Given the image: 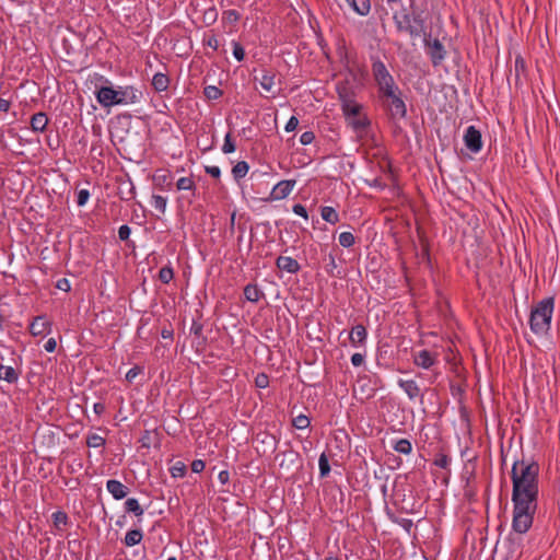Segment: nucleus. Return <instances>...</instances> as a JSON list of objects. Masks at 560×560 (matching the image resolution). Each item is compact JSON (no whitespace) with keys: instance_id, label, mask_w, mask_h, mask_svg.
Wrapping results in <instances>:
<instances>
[{"instance_id":"1","label":"nucleus","mask_w":560,"mask_h":560,"mask_svg":"<svg viewBox=\"0 0 560 560\" xmlns=\"http://www.w3.org/2000/svg\"><path fill=\"white\" fill-rule=\"evenodd\" d=\"M539 465L533 460H515L512 466V529L525 534L533 525L538 503Z\"/></svg>"},{"instance_id":"2","label":"nucleus","mask_w":560,"mask_h":560,"mask_svg":"<svg viewBox=\"0 0 560 560\" xmlns=\"http://www.w3.org/2000/svg\"><path fill=\"white\" fill-rule=\"evenodd\" d=\"M95 97L101 106L112 107L116 105L137 104L142 98V92L132 85L118 86H101L95 92Z\"/></svg>"},{"instance_id":"3","label":"nucleus","mask_w":560,"mask_h":560,"mask_svg":"<svg viewBox=\"0 0 560 560\" xmlns=\"http://www.w3.org/2000/svg\"><path fill=\"white\" fill-rule=\"evenodd\" d=\"M553 308L555 299L551 296L542 299L533 307L529 316V327L535 335L548 334L551 327Z\"/></svg>"},{"instance_id":"4","label":"nucleus","mask_w":560,"mask_h":560,"mask_svg":"<svg viewBox=\"0 0 560 560\" xmlns=\"http://www.w3.org/2000/svg\"><path fill=\"white\" fill-rule=\"evenodd\" d=\"M393 20L397 32L406 33L412 39L427 35L425 23L420 14H410L404 9L400 12H395Z\"/></svg>"},{"instance_id":"5","label":"nucleus","mask_w":560,"mask_h":560,"mask_svg":"<svg viewBox=\"0 0 560 560\" xmlns=\"http://www.w3.org/2000/svg\"><path fill=\"white\" fill-rule=\"evenodd\" d=\"M372 75L377 86L378 95L398 86L386 65L380 58H372Z\"/></svg>"},{"instance_id":"6","label":"nucleus","mask_w":560,"mask_h":560,"mask_svg":"<svg viewBox=\"0 0 560 560\" xmlns=\"http://www.w3.org/2000/svg\"><path fill=\"white\" fill-rule=\"evenodd\" d=\"M380 97L386 104L390 116L393 118H405L407 115L406 103L402 98V92L399 86L394 88L393 90L387 91L386 93L380 95Z\"/></svg>"},{"instance_id":"7","label":"nucleus","mask_w":560,"mask_h":560,"mask_svg":"<svg viewBox=\"0 0 560 560\" xmlns=\"http://www.w3.org/2000/svg\"><path fill=\"white\" fill-rule=\"evenodd\" d=\"M424 46L427 55L430 57L434 67L440 66L446 58V49L443 44L438 39H431L430 36H424Z\"/></svg>"},{"instance_id":"8","label":"nucleus","mask_w":560,"mask_h":560,"mask_svg":"<svg viewBox=\"0 0 560 560\" xmlns=\"http://www.w3.org/2000/svg\"><path fill=\"white\" fill-rule=\"evenodd\" d=\"M464 143L470 152L478 153L482 149L481 132L475 126L467 127Z\"/></svg>"},{"instance_id":"9","label":"nucleus","mask_w":560,"mask_h":560,"mask_svg":"<svg viewBox=\"0 0 560 560\" xmlns=\"http://www.w3.org/2000/svg\"><path fill=\"white\" fill-rule=\"evenodd\" d=\"M296 184L295 179L280 180L276 184L270 192L271 200H282L287 198L293 190Z\"/></svg>"},{"instance_id":"10","label":"nucleus","mask_w":560,"mask_h":560,"mask_svg":"<svg viewBox=\"0 0 560 560\" xmlns=\"http://www.w3.org/2000/svg\"><path fill=\"white\" fill-rule=\"evenodd\" d=\"M51 331V323L46 318L45 315L36 316L31 325H30V332L37 337V336H46L50 334Z\"/></svg>"},{"instance_id":"11","label":"nucleus","mask_w":560,"mask_h":560,"mask_svg":"<svg viewBox=\"0 0 560 560\" xmlns=\"http://www.w3.org/2000/svg\"><path fill=\"white\" fill-rule=\"evenodd\" d=\"M438 361L436 354H433L429 350H420L413 355V363L424 370L432 368Z\"/></svg>"},{"instance_id":"12","label":"nucleus","mask_w":560,"mask_h":560,"mask_svg":"<svg viewBox=\"0 0 560 560\" xmlns=\"http://www.w3.org/2000/svg\"><path fill=\"white\" fill-rule=\"evenodd\" d=\"M368 339L366 328L362 324L352 327L349 334V340L352 347L360 348L365 346Z\"/></svg>"},{"instance_id":"13","label":"nucleus","mask_w":560,"mask_h":560,"mask_svg":"<svg viewBox=\"0 0 560 560\" xmlns=\"http://www.w3.org/2000/svg\"><path fill=\"white\" fill-rule=\"evenodd\" d=\"M336 90L340 102H350L351 98L353 100L357 96L355 88L348 79L338 82Z\"/></svg>"},{"instance_id":"14","label":"nucleus","mask_w":560,"mask_h":560,"mask_svg":"<svg viewBox=\"0 0 560 560\" xmlns=\"http://www.w3.org/2000/svg\"><path fill=\"white\" fill-rule=\"evenodd\" d=\"M106 489L115 500L124 499L129 492L128 487L116 479L107 480Z\"/></svg>"},{"instance_id":"15","label":"nucleus","mask_w":560,"mask_h":560,"mask_svg":"<svg viewBox=\"0 0 560 560\" xmlns=\"http://www.w3.org/2000/svg\"><path fill=\"white\" fill-rule=\"evenodd\" d=\"M276 266L280 270L289 273H298L301 269L298 260L289 256H279L276 260Z\"/></svg>"},{"instance_id":"16","label":"nucleus","mask_w":560,"mask_h":560,"mask_svg":"<svg viewBox=\"0 0 560 560\" xmlns=\"http://www.w3.org/2000/svg\"><path fill=\"white\" fill-rule=\"evenodd\" d=\"M397 384L410 400H415L416 398L420 397V387L415 380L399 378Z\"/></svg>"},{"instance_id":"17","label":"nucleus","mask_w":560,"mask_h":560,"mask_svg":"<svg viewBox=\"0 0 560 560\" xmlns=\"http://www.w3.org/2000/svg\"><path fill=\"white\" fill-rule=\"evenodd\" d=\"M503 545L508 548L506 559H517L521 556L522 548L520 538L509 535Z\"/></svg>"},{"instance_id":"18","label":"nucleus","mask_w":560,"mask_h":560,"mask_svg":"<svg viewBox=\"0 0 560 560\" xmlns=\"http://www.w3.org/2000/svg\"><path fill=\"white\" fill-rule=\"evenodd\" d=\"M260 86L268 93L276 94V73L271 70L262 69L261 77L258 79Z\"/></svg>"},{"instance_id":"19","label":"nucleus","mask_w":560,"mask_h":560,"mask_svg":"<svg viewBox=\"0 0 560 560\" xmlns=\"http://www.w3.org/2000/svg\"><path fill=\"white\" fill-rule=\"evenodd\" d=\"M350 9L359 15H368L371 10L370 0H345Z\"/></svg>"},{"instance_id":"20","label":"nucleus","mask_w":560,"mask_h":560,"mask_svg":"<svg viewBox=\"0 0 560 560\" xmlns=\"http://www.w3.org/2000/svg\"><path fill=\"white\" fill-rule=\"evenodd\" d=\"M48 124L47 115L43 112L36 113L31 118V128L33 131L43 132Z\"/></svg>"},{"instance_id":"21","label":"nucleus","mask_w":560,"mask_h":560,"mask_svg":"<svg viewBox=\"0 0 560 560\" xmlns=\"http://www.w3.org/2000/svg\"><path fill=\"white\" fill-rule=\"evenodd\" d=\"M244 296L248 302L257 303L264 296V292L257 284L249 283L244 288Z\"/></svg>"},{"instance_id":"22","label":"nucleus","mask_w":560,"mask_h":560,"mask_svg":"<svg viewBox=\"0 0 560 560\" xmlns=\"http://www.w3.org/2000/svg\"><path fill=\"white\" fill-rule=\"evenodd\" d=\"M361 108L362 106L355 101V98H351L350 102H341V109L347 118L358 116Z\"/></svg>"},{"instance_id":"23","label":"nucleus","mask_w":560,"mask_h":560,"mask_svg":"<svg viewBox=\"0 0 560 560\" xmlns=\"http://www.w3.org/2000/svg\"><path fill=\"white\" fill-rule=\"evenodd\" d=\"M0 380L14 384L19 381V373L13 366L0 365Z\"/></svg>"},{"instance_id":"24","label":"nucleus","mask_w":560,"mask_h":560,"mask_svg":"<svg viewBox=\"0 0 560 560\" xmlns=\"http://www.w3.org/2000/svg\"><path fill=\"white\" fill-rule=\"evenodd\" d=\"M170 79L165 73L158 72L152 78V86L156 92H164L168 89Z\"/></svg>"},{"instance_id":"25","label":"nucleus","mask_w":560,"mask_h":560,"mask_svg":"<svg viewBox=\"0 0 560 560\" xmlns=\"http://www.w3.org/2000/svg\"><path fill=\"white\" fill-rule=\"evenodd\" d=\"M392 447L395 452L404 455H409L412 452V444L408 439L393 441Z\"/></svg>"},{"instance_id":"26","label":"nucleus","mask_w":560,"mask_h":560,"mask_svg":"<svg viewBox=\"0 0 560 560\" xmlns=\"http://www.w3.org/2000/svg\"><path fill=\"white\" fill-rule=\"evenodd\" d=\"M125 511L132 513L137 517H141L144 514L143 508L140 505L136 498H128L125 502Z\"/></svg>"},{"instance_id":"27","label":"nucleus","mask_w":560,"mask_h":560,"mask_svg":"<svg viewBox=\"0 0 560 560\" xmlns=\"http://www.w3.org/2000/svg\"><path fill=\"white\" fill-rule=\"evenodd\" d=\"M142 538H143V534L140 529H131V530L127 532L125 539H124V544L127 547H132V546L140 544Z\"/></svg>"},{"instance_id":"28","label":"nucleus","mask_w":560,"mask_h":560,"mask_svg":"<svg viewBox=\"0 0 560 560\" xmlns=\"http://www.w3.org/2000/svg\"><path fill=\"white\" fill-rule=\"evenodd\" d=\"M320 215L324 221H326L330 224H336L337 222H339V214L336 211V209L332 207H329V206L323 207L320 210Z\"/></svg>"},{"instance_id":"29","label":"nucleus","mask_w":560,"mask_h":560,"mask_svg":"<svg viewBox=\"0 0 560 560\" xmlns=\"http://www.w3.org/2000/svg\"><path fill=\"white\" fill-rule=\"evenodd\" d=\"M248 170H249L248 163L245 161H240L233 166L232 175L235 180H240L246 176V174L248 173Z\"/></svg>"},{"instance_id":"30","label":"nucleus","mask_w":560,"mask_h":560,"mask_svg":"<svg viewBox=\"0 0 560 560\" xmlns=\"http://www.w3.org/2000/svg\"><path fill=\"white\" fill-rule=\"evenodd\" d=\"M150 205L159 211V213L164 214L167 206V198L161 195H152Z\"/></svg>"},{"instance_id":"31","label":"nucleus","mask_w":560,"mask_h":560,"mask_svg":"<svg viewBox=\"0 0 560 560\" xmlns=\"http://www.w3.org/2000/svg\"><path fill=\"white\" fill-rule=\"evenodd\" d=\"M371 381L368 378V376L359 377L358 383L360 387V393L364 396V398H371L375 394V387H370L369 383Z\"/></svg>"},{"instance_id":"32","label":"nucleus","mask_w":560,"mask_h":560,"mask_svg":"<svg viewBox=\"0 0 560 560\" xmlns=\"http://www.w3.org/2000/svg\"><path fill=\"white\" fill-rule=\"evenodd\" d=\"M105 444L106 440L96 433H91L86 438V445L89 447L98 448L103 447Z\"/></svg>"},{"instance_id":"33","label":"nucleus","mask_w":560,"mask_h":560,"mask_svg":"<svg viewBox=\"0 0 560 560\" xmlns=\"http://www.w3.org/2000/svg\"><path fill=\"white\" fill-rule=\"evenodd\" d=\"M187 467L183 462H176L170 468L173 478H183L186 475Z\"/></svg>"},{"instance_id":"34","label":"nucleus","mask_w":560,"mask_h":560,"mask_svg":"<svg viewBox=\"0 0 560 560\" xmlns=\"http://www.w3.org/2000/svg\"><path fill=\"white\" fill-rule=\"evenodd\" d=\"M174 278V270L170 266H164L159 271V279L162 283H170Z\"/></svg>"},{"instance_id":"35","label":"nucleus","mask_w":560,"mask_h":560,"mask_svg":"<svg viewBox=\"0 0 560 560\" xmlns=\"http://www.w3.org/2000/svg\"><path fill=\"white\" fill-rule=\"evenodd\" d=\"M318 467L320 477H326L330 472V465L328 457L325 453H322L318 459Z\"/></svg>"},{"instance_id":"36","label":"nucleus","mask_w":560,"mask_h":560,"mask_svg":"<svg viewBox=\"0 0 560 560\" xmlns=\"http://www.w3.org/2000/svg\"><path fill=\"white\" fill-rule=\"evenodd\" d=\"M178 190H195L196 185L191 177H180L176 183Z\"/></svg>"},{"instance_id":"37","label":"nucleus","mask_w":560,"mask_h":560,"mask_svg":"<svg viewBox=\"0 0 560 560\" xmlns=\"http://www.w3.org/2000/svg\"><path fill=\"white\" fill-rule=\"evenodd\" d=\"M339 244L342 247H351L355 243V237L351 232H342L339 234Z\"/></svg>"},{"instance_id":"38","label":"nucleus","mask_w":560,"mask_h":560,"mask_svg":"<svg viewBox=\"0 0 560 560\" xmlns=\"http://www.w3.org/2000/svg\"><path fill=\"white\" fill-rule=\"evenodd\" d=\"M51 517H52L54 525L57 528H60V526H66L69 521L67 513H65L62 511H57V512L52 513Z\"/></svg>"},{"instance_id":"39","label":"nucleus","mask_w":560,"mask_h":560,"mask_svg":"<svg viewBox=\"0 0 560 560\" xmlns=\"http://www.w3.org/2000/svg\"><path fill=\"white\" fill-rule=\"evenodd\" d=\"M292 424L298 430H304L310 427L311 421L305 415H299L295 418H293Z\"/></svg>"},{"instance_id":"40","label":"nucleus","mask_w":560,"mask_h":560,"mask_svg":"<svg viewBox=\"0 0 560 560\" xmlns=\"http://www.w3.org/2000/svg\"><path fill=\"white\" fill-rule=\"evenodd\" d=\"M203 94L209 100H218L222 95V91L215 85H208L203 89Z\"/></svg>"},{"instance_id":"41","label":"nucleus","mask_w":560,"mask_h":560,"mask_svg":"<svg viewBox=\"0 0 560 560\" xmlns=\"http://www.w3.org/2000/svg\"><path fill=\"white\" fill-rule=\"evenodd\" d=\"M202 43H203V45L211 48L213 51L219 50V47H220L219 39L217 38V36L214 34L205 35Z\"/></svg>"},{"instance_id":"42","label":"nucleus","mask_w":560,"mask_h":560,"mask_svg":"<svg viewBox=\"0 0 560 560\" xmlns=\"http://www.w3.org/2000/svg\"><path fill=\"white\" fill-rule=\"evenodd\" d=\"M233 56L237 61H243L245 58L244 47L236 40H232Z\"/></svg>"},{"instance_id":"43","label":"nucleus","mask_w":560,"mask_h":560,"mask_svg":"<svg viewBox=\"0 0 560 560\" xmlns=\"http://www.w3.org/2000/svg\"><path fill=\"white\" fill-rule=\"evenodd\" d=\"M236 147L235 143L232 140V136L230 132H228L224 137V143L222 145V151L225 154L233 153L235 151Z\"/></svg>"},{"instance_id":"44","label":"nucleus","mask_w":560,"mask_h":560,"mask_svg":"<svg viewBox=\"0 0 560 560\" xmlns=\"http://www.w3.org/2000/svg\"><path fill=\"white\" fill-rule=\"evenodd\" d=\"M336 270H337L336 259H335V256L330 253L328 255V264L326 266V271L329 276L337 277V276H339L340 272L339 271L336 272Z\"/></svg>"},{"instance_id":"45","label":"nucleus","mask_w":560,"mask_h":560,"mask_svg":"<svg viewBox=\"0 0 560 560\" xmlns=\"http://www.w3.org/2000/svg\"><path fill=\"white\" fill-rule=\"evenodd\" d=\"M350 124L354 130L359 131L365 129L370 125V121L368 120V118L361 117L352 119Z\"/></svg>"},{"instance_id":"46","label":"nucleus","mask_w":560,"mask_h":560,"mask_svg":"<svg viewBox=\"0 0 560 560\" xmlns=\"http://www.w3.org/2000/svg\"><path fill=\"white\" fill-rule=\"evenodd\" d=\"M450 463H451L450 457L444 454L439 455L434 460V464L438 467L443 468V469H446L448 467Z\"/></svg>"},{"instance_id":"47","label":"nucleus","mask_w":560,"mask_h":560,"mask_svg":"<svg viewBox=\"0 0 560 560\" xmlns=\"http://www.w3.org/2000/svg\"><path fill=\"white\" fill-rule=\"evenodd\" d=\"M89 198H90V192H89L88 189L79 190L78 199H77V205L79 207H83L88 202Z\"/></svg>"},{"instance_id":"48","label":"nucleus","mask_w":560,"mask_h":560,"mask_svg":"<svg viewBox=\"0 0 560 560\" xmlns=\"http://www.w3.org/2000/svg\"><path fill=\"white\" fill-rule=\"evenodd\" d=\"M315 139V135L313 131H304L301 136H300V142L301 144L303 145H307V144H311Z\"/></svg>"},{"instance_id":"49","label":"nucleus","mask_w":560,"mask_h":560,"mask_svg":"<svg viewBox=\"0 0 560 560\" xmlns=\"http://www.w3.org/2000/svg\"><path fill=\"white\" fill-rule=\"evenodd\" d=\"M142 369L140 366H133L126 373V381L131 383L140 373Z\"/></svg>"},{"instance_id":"50","label":"nucleus","mask_w":560,"mask_h":560,"mask_svg":"<svg viewBox=\"0 0 560 560\" xmlns=\"http://www.w3.org/2000/svg\"><path fill=\"white\" fill-rule=\"evenodd\" d=\"M269 384L268 376L264 373H260L255 378V385L259 388H266Z\"/></svg>"},{"instance_id":"51","label":"nucleus","mask_w":560,"mask_h":560,"mask_svg":"<svg viewBox=\"0 0 560 560\" xmlns=\"http://www.w3.org/2000/svg\"><path fill=\"white\" fill-rule=\"evenodd\" d=\"M223 19L231 23H235L240 20V13L236 10H228L223 13Z\"/></svg>"},{"instance_id":"52","label":"nucleus","mask_w":560,"mask_h":560,"mask_svg":"<svg viewBox=\"0 0 560 560\" xmlns=\"http://www.w3.org/2000/svg\"><path fill=\"white\" fill-rule=\"evenodd\" d=\"M130 233L131 229L127 224H124L118 229V237L121 241H127L130 236Z\"/></svg>"},{"instance_id":"53","label":"nucleus","mask_w":560,"mask_h":560,"mask_svg":"<svg viewBox=\"0 0 560 560\" xmlns=\"http://www.w3.org/2000/svg\"><path fill=\"white\" fill-rule=\"evenodd\" d=\"M292 211L296 214V215H300L302 218H304L305 220L308 219V215H307V210L306 208L301 205V203H295L292 208Z\"/></svg>"},{"instance_id":"54","label":"nucleus","mask_w":560,"mask_h":560,"mask_svg":"<svg viewBox=\"0 0 560 560\" xmlns=\"http://www.w3.org/2000/svg\"><path fill=\"white\" fill-rule=\"evenodd\" d=\"M299 126V119L295 116H291L284 126L287 132H291Z\"/></svg>"},{"instance_id":"55","label":"nucleus","mask_w":560,"mask_h":560,"mask_svg":"<svg viewBox=\"0 0 560 560\" xmlns=\"http://www.w3.org/2000/svg\"><path fill=\"white\" fill-rule=\"evenodd\" d=\"M56 288L61 291L68 292L71 290V284L67 278H61L57 281Z\"/></svg>"},{"instance_id":"56","label":"nucleus","mask_w":560,"mask_h":560,"mask_svg":"<svg viewBox=\"0 0 560 560\" xmlns=\"http://www.w3.org/2000/svg\"><path fill=\"white\" fill-rule=\"evenodd\" d=\"M365 361V354L363 353H353L352 357H351V363L353 366H360L364 363Z\"/></svg>"},{"instance_id":"57","label":"nucleus","mask_w":560,"mask_h":560,"mask_svg":"<svg viewBox=\"0 0 560 560\" xmlns=\"http://www.w3.org/2000/svg\"><path fill=\"white\" fill-rule=\"evenodd\" d=\"M206 464L202 459H195L191 463V470L196 474L203 471Z\"/></svg>"},{"instance_id":"58","label":"nucleus","mask_w":560,"mask_h":560,"mask_svg":"<svg viewBox=\"0 0 560 560\" xmlns=\"http://www.w3.org/2000/svg\"><path fill=\"white\" fill-rule=\"evenodd\" d=\"M397 523L407 532L410 533L413 527V522L410 518H400Z\"/></svg>"},{"instance_id":"59","label":"nucleus","mask_w":560,"mask_h":560,"mask_svg":"<svg viewBox=\"0 0 560 560\" xmlns=\"http://www.w3.org/2000/svg\"><path fill=\"white\" fill-rule=\"evenodd\" d=\"M206 173L214 178H219L221 175V170L219 166L215 165L206 166Z\"/></svg>"},{"instance_id":"60","label":"nucleus","mask_w":560,"mask_h":560,"mask_svg":"<svg viewBox=\"0 0 560 560\" xmlns=\"http://www.w3.org/2000/svg\"><path fill=\"white\" fill-rule=\"evenodd\" d=\"M366 184L370 186V187H375V188H380V189H384L386 187V184L382 182L381 178H374L372 180H365Z\"/></svg>"},{"instance_id":"61","label":"nucleus","mask_w":560,"mask_h":560,"mask_svg":"<svg viewBox=\"0 0 560 560\" xmlns=\"http://www.w3.org/2000/svg\"><path fill=\"white\" fill-rule=\"evenodd\" d=\"M57 348V341L55 338H49L45 345H44V349L47 351V352H54Z\"/></svg>"},{"instance_id":"62","label":"nucleus","mask_w":560,"mask_h":560,"mask_svg":"<svg viewBox=\"0 0 560 560\" xmlns=\"http://www.w3.org/2000/svg\"><path fill=\"white\" fill-rule=\"evenodd\" d=\"M93 410L97 416H102L105 412L106 407L103 402H95L93 405Z\"/></svg>"},{"instance_id":"63","label":"nucleus","mask_w":560,"mask_h":560,"mask_svg":"<svg viewBox=\"0 0 560 560\" xmlns=\"http://www.w3.org/2000/svg\"><path fill=\"white\" fill-rule=\"evenodd\" d=\"M218 479H219V481H220L222 485L228 483V482H229V480H230V474H229V471H228V470H222V471H220V472H219V475H218Z\"/></svg>"},{"instance_id":"64","label":"nucleus","mask_w":560,"mask_h":560,"mask_svg":"<svg viewBox=\"0 0 560 560\" xmlns=\"http://www.w3.org/2000/svg\"><path fill=\"white\" fill-rule=\"evenodd\" d=\"M11 107V102L9 100L0 98V112L7 113Z\"/></svg>"}]
</instances>
